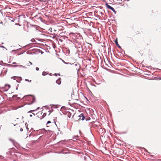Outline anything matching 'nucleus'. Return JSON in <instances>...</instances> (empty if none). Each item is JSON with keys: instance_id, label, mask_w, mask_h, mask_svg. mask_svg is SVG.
Wrapping results in <instances>:
<instances>
[{"instance_id": "nucleus-1", "label": "nucleus", "mask_w": 161, "mask_h": 161, "mask_svg": "<svg viewBox=\"0 0 161 161\" xmlns=\"http://www.w3.org/2000/svg\"><path fill=\"white\" fill-rule=\"evenodd\" d=\"M38 118L41 119L46 115V114L43 111H40L36 114Z\"/></svg>"}, {"instance_id": "nucleus-2", "label": "nucleus", "mask_w": 161, "mask_h": 161, "mask_svg": "<svg viewBox=\"0 0 161 161\" xmlns=\"http://www.w3.org/2000/svg\"><path fill=\"white\" fill-rule=\"evenodd\" d=\"M77 117H78L79 118L78 120L81 119L82 120H84L85 118V117L84 115V114L82 113H81V114H80V115H74L73 116V117L74 119L75 120V118Z\"/></svg>"}, {"instance_id": "nucleus-3", "label": "nucleus", "mask_w": 161, "mask_h": 161, "mask_svg": "<svg viewBox=\"0 0 161 161\" xmlns=\"http://www.w3.org/2000/svg\"><path fill=\"white\" fill-rule=\"evenodd\" d=\"M10 87V86L9 85L6 84L5 85L4 89L5 91H7Z\"/></svg>"}, {"instance_id": "nucleus-4", "label": "nucleus", "mask_w": 161, "mask_h": 161, "mask_svg": "<svg viewBox=\"0 0 161 161\" xmlns=\"http://www.w3.org/2000/svg\"><path fill=\"white\" fill-rule=\"evenodd\" d=\"M66 115L68 117L70 118L71 116V114L69 112H66Z\"/></svg>"}, {"instance_id": "nucleus-5", "label": "nucleus", "mask_w": 161, "mask_h": 161, "mask_svg": "<svg viewBox=\"0 0 161 161\" xmlns=\"http://www.w3.org/2000/svg\"><path fill=\"white\" fill-rule=\"evenodd\" d=\"M56 82L58 85H60L61 83V79L59 78L56 81Z\"/></svg>"}, {"instance_id": "nucleus-6", "label": "nucleus", "mask_w": 161, "mask_h": 161, "mask_svg": "<svg viewBox=\"0 0 161 161\" xmlns=\"http://www.w3.org/2000/svg\"><path fill=\"white\" fill-rule=\"evenodd\" d=\"M30 96L31 97V98L33 100L32 102H34L35 100V99L33 96H32V95H27V96H25V97H28V96Z\"/></svg>"}, {"instance_id": "nucleus-7", "label": "nucleus", "mask_w": 161, "mask_h": 161, "mask_svg": "<svg viewBox=\"0 0 161 161\" xmlns=\"http://www.w3.org/2000/svg\"><path fill=\"white\" fill-rule=\"evenodd\" d=\"M106 6L109 9H111V6H110V5H109L107 3H106Z\"/></svg>"}, {"instance_id": "nucleus-8", "label": "nucleus", "mask_w": 161, "mask_h": 161, "mask_svg": "<svg viewBox=\"0 0 161 161\" xmlns=\"http://www.w3.org/2000/svg\"><path fill=\"white\" fill-rule=\"evenodd\" d=\"M47 74V73L46 72H45V71H43V72H42V75H46Z\"/></svg>"}, {"instance_id": "nucleus-9", "label": "nucleus", "mask_w": 161, "mask_h": 161, "mask_svg": "<svg viewBox=\"0 0 161 161\" xmlns=\"http://www.w3.org/2000/svg\"><path fill=\"white\" fill-rule=\"evenodd\" d=\"M111 10L115 14H116V11H115L114 8L112 7H111Z\"/></svg>"}, {"instance_id": "nucleus-10", "label": "nucleus", "mask_w": 161, "mask_h": 161, "mask_svg": "<svg viewBox=\"0 0 161 161\" xmlns=\"http://www.w3.org/2000/svg\"><path fill=\"white\" fill-rule=\"evenodd\" d=\"M115 43V44L117 45H118V41H117V38L116 39L115 41H114Z\"/></svg>"}, {"instance_id": "nucleus-11", "label": "nucleus", "mask_w": 161, "mask_h": 161, "mask_svg": "<svg viewBox=\"0 0 161 161\" xmlns=\"http://www.w3.org/2000/svg\"><path fill=\"white\" fill-rule=\"evenodd\" d=\"M33 114L34 115H35V114L34 113H32L31 114H30V116L31 117H32L33 116Z\"/></svg>"}, {"instance_id": "nucleus-12", "label": "nucleus", "mask_w": 161, "mask_h": 161, "mask_svg": "<svg viewBox=\"0 0 161 161\" xmlns=\"http://www.w3.org/2000/svg\"><path fill=\"white\" fill-rule=\"evenodd\" d=\"M25 80L26 81H28L30 82H31V80H28V79H25Z\"/></svg>"}, {"instance_id": "nucleus-13", "label": "nucleus", "mask_w": 161, "mask_h": 161, "mask_svg": "<svg viewBox=\"0 0 161 161\" xmlns=\"http://www.w3.org/2000/svg\"><path fill=\"white\" fill-rule=\"evenodd\" d=\"M9 140L10 141H11L12 142H14V140H13V139H9Z\"/></svg>"}, {"instance_id": "nucleus-14", "label": "nucleus", "mask_w": 161, "mask_h": 161, "mask_svg": "<svg viewBox=\"0 0 161 161\" xmlns=\"http://www.w3.org/2000/svg\"><path fill=\"white\" fill-rule=\"evenodd\" d=\"M36 69L37 71L39 70V68L38 67H36Z\"/></svg>"}, {"instance_id": "nucleus-15", "label": "nucleus", "mask_w": 161, "mask_h": 161, "mask_svg": "<svg viewBox=\"0 0 161 161\" xmlns=\"http://www.w3.org/2000/svg\"><path fill=\"white\" fill-rule=\"evenodd\" d=\"M51 123V122L50 121H48L47 122V124L50 123Z\"/></svg>"}, {"instance_id": "nucleus-16", "label": "nucleus", "mask_w": 161, "mask_h": 161, "mask_svg": "<svg viewBox=\"0 0 161 161\" xmlns=\"http://www.w3.org/2000/svg\"><path fill=\"white\" fill-rule=\"evenodd\" d=\"M58 75H60L59 74H57L56 73L54 75L57 76Z\"/></svg>"}, {"instance_id": "nucleus-17", "label": "nucleus", "mask_w": 161, "mask_h": 161, "mask_svg": "<svg viewBox=\"0 0 161 161\" xmlns=\"http://www.w3.org/2000/svg\"><path fill=\"white\" fill-rule=\"evenodd\" d=\"M117 46L119 48H121L120 46L118 44V45H117Z\"/></svg>"}, {"instance_id": "nucleus-18", "label": "nucleus", "mask_w": 161, "mask_h": 161, "mask_svg": "<svg viewBox=\"0 0 161 161\" xmlns=\"http://www.w3.org/2000/svg\"><path fill=\"white\" fill-rule=\"evenodd\" d=\"M117 46L119 48H121L120 46L118 44V45H117Z\"/></svg>"}, {"instance_id": "nucleus-19", "label": "nucleus", "mask_w": 161, "mask_h": 161, "mask_svg": "<svg viewBox=\"0 0 161 161\" xmlns=\"http://www.w3.org/2000/svg\"><path fill=\"white\" fill-rule=\"evenodd\" d=\"M35 110H31V111H29V112H31V111H34Z\"/></svg>"}, {"instance_id": "nucleus-20", "label": "nucleus", "mask_w": 161, "mask_h": 161, "mask_svg": "<svg viewBox=\"0 0 161 161\" xmlns=\"http://www.w3.org/2000/svg\"><path fill=\"white\" fill-rule=\"evenodd\" d=\"M23 129L22 128H21L20 129V130H21V131H23Z\"/></svg>"}, {"instance_id": "nucleus-21", "label": "nucleus", "mask_w": 161, "mask_h": 161, "mask_svg": "<svg viewBox=\"0 0 161 161\" xmlns=\"http://www.w3.org/2000/svg\"><path fill=\"white\" fill-rule=\"evenodd\" d=\"M30 64H32L31 63V62H30Z\"/></svg>"}]
</instances>
